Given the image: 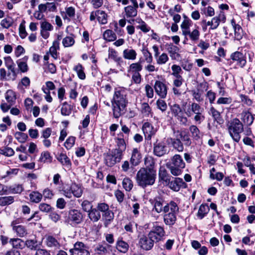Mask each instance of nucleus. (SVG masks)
Here are the masks:
<instances>
[{
  "label": "nucleus",
  "mask_w": 255,
  "mask_h": 255,
  "mask_svg": "<svg viewBox=\"0 0 255 255\" xmlns=\"http://www.w3.org/2000/svg\"><path fill=\"white\" fill-rule=\"evenodd\" d=\"M113 116L118 119L125 113L128 104L127 93L123 88H116L111 100Z\"/></svg>",
  "instance_id": "nucleus-1"
},
{
  "label": "nucleus",
  "mask_w": 255,
  "mask_h": 255,
  "mask_svg": "<svg viewBox=\"0 0 255 255\" xmlns=\"http://www.w3.org/2000/svg\"><path fill=\"white\" fill-rule=\"evenodd\" d=\"M156 172L154 170L140 168L135 176V181L139 187L145 188L152 186L155 182Z\"/></svg>",
  "instance_id": "nucleus-2"
},
{
  "label": "nucleus",
  "mask_w": 255,
  "mask_h": 255,
  "mask_svg": "<svg viewBox=\"0 0 255 255\" xmlns=\"http://www.w3.org/2000/svg\"><path fill=\"white\" fill-rule=\"evenodd\" d=\"M228 132L233 140L239 142L241 138V134L244 131V125L238 118H235L229 121L227 125Z\"/></svg>",
  "instance_id": "nucleus-3"
},
{
  "label": "nucleus",
  "mask_w": 255,
  "mask_h": 255,
  "mask_svg": "<svg viewBox=\"0 0 255 255\" xmlns=\"http://www.w3.org/2000/svg\"><path fill=\"white\" fill-rule=\"evenodd\" d=\"M167 166L173 175L178 176L182 173L185 168V163L180 155L175 154L171 158V162L167 164Z\"/></svg>",
  "instance_id": "nucleus-4"
},
{
  "label": "nucleus",
  "mask_w": 255,
  "mask_h": 255,
  "mask_svg": "<svg viewBox=\"0 0 255 255\" xmlns=\"http://www.w3.org/2000/svg\"><path fill=\"white\" fill-rule=\"evenodd\" d=\"M137 246L141 250L145 251H149L154 247L155 240L148 233L147 235L142 234L138 236Z\"/></svg>",
  "instance_id": "nucleus-5"
},
{
  "label": "nucleus",
  "mask_w": 255,
  "mask_h": 255,
  "mask_svg": "<svg viewBox=\"0 0 255 255\" xmlns=\"http://www.w3.org/2000/svg\"><path fill=\"white\" fill-rule=\"evenodd\" d=\"M123 154L113 149L104 154V163L109 167H113L116 163L121 162L123 157Z\"/></svg>",
  "instance_id": "nucleus-6"
},
{
  "label": "nucleus",
  "mask_w": 255,
  "mask_h": 255,
  "mask_svg": "<svg viewBox=\"0 0 255 255\" xmlns=\"http://www.w3.org/2000/svg\"><path fill=\"white\" fill-rule=\"evenodd\" d=\"M12 232L19 237H24L28 234V230L25 226L21 224V220L17 218L12 221L10 224Z\"/></svg>",
  "instance_id": "nucleus-7"
},
{
  "label": "nucleus",
  "mask_w": 255,
  "mask_h": 255,
  "mask_svg": "<svg viewBox=\"0 0 255 255\" xmlns=\"http://www.w3.org/2000/svg\"><path fill=\"white\" fill-rule=\"evenodd\" d=\"M148 233L156 243L163 241L166 236L164 227L158 225L157 222L153 224L152 229Z\"/></svg>",
  "instance_id": "nucleus-8"
},
{
  "label": "nucleus",
  "mask_w": 255,
  "mask_h": 255,
  "mask_svg": "<svg viewBox=\"0 0 255 255\" xmlns=\"http://www.w3.org/2000/svg\"><path fill=\"white\" fill-rule=\"evenodd\" d=\"M151 204L153 206L152 211L157 213L163 212L164 210V205H165V200L160 196H156L152 199L149 200Z\"/></svg>",
  "instance_id": "nucleus-9"
},
{
  "label": "nucleus",
  "mask_w": 255,
  "mask_h": 255,
  "mask_svg": "<svg viewBox=\"0 0 255 255\" xmlns=\"http://www.w3.org/2000/svg\"><path fill=\"white\" fill-rule=\"evenodd\" d=\"M230 58L236 62V65L240 68H244L247 63L246 56L241 52L236 51L231 54Z\"/></svg>",
  "instance_id": "nucleus-10"
},
{
  "label": "nucleus",
  "mask_w": 255,
  "mask_h": 255,
  "mask_svg": "<svg viewBox=\"0 0 255 255\" xmlns=\"http://www.w3.org/2000/svg\"><path fill=\"white\" fill-rule=\"evenodd\" d=\"M71 255H90L86 247L82 242H77L74 245V248L70 250Z\"/></svg>",
  "instance_id": "nucleus-11"
},
{
  "label": "nucleus",
  "mask_w": 255,
  "mask_h": 255,
  "mask_svg": "<svg viewBox=\"0 0 255 255\" xmlns=\"http://www.w3.org/2000/svg\"><path fill=\"white\" fill-rule=\"evenodd\" d=\"M155 93L162 99L166 98L167 93V87L163 82L156 80L154 85Z\"/></svg>",
  "instance_id": "nucleus-12"
},
{
  "label": "nucleus",
  "mask_w": 255,
  "mask_h": 255,
  "mask_svg": "<svg viewBox=\"0 0 255 255\" xmlns=\"http://www.w3.org/2000/svg\"><path fill=\"white\" fill-rule=\"evenodd\" d=\"M68 218L69 221L73 224L77 225L82 222L83 216L80 211L73 209L69 211Z\"/></svg>",
  "instance_id": "nucleus-13"
},
{
  "label": "nucleus",
  "mask_w": 255,
  "mask_h": 255,
  "mask_svg": "<svg viewBox=\"0 0 255 255\" xmlns=\"http://www.w3.org/2000/svg\"><path fill=\"white\" fill-rule=\"evenodd\" d=\"M167 152V147L164 141L156 142L154 144L153 153L157 156H162Z\"/></svg>",
  "instance_id": "nucleus-14"
},
{
  "label": "nucleus",
  "mask_w": 255,
  "mask_h": 255,
  "mask_svg": "<svg viewBox=\"0 0 255 255\" xmlns=\"http://www.w3.org/2000/svg\"><path fill=\"white\" fill-rule=\"evenodd\" d=\"M53 29V25L48 21L44 20L40 22V34L44 39H46L49 37V31Z\"/></svg>",
  "instance_id": "nucleus-15"
},
{
  "label": "nucleus",
  "mask_w": 255,
  "mask_h": 255,
  "mask_svg": "<svg viewBox=\"0 0 255 255\" xmlns=\"http://www.w3.org/2000/svg\"><path fill=\"white\" fill-rule=\"evenodd\" d=\"M254 117L249 110H244L241 113V122L245 126H251L254 122Z\"/></svg>",
  "instance_id": "nucleus-16"
},
{
  "label": "nucleus",
  "mask_w": 255,
  "mask_h": 255,
  "mask_svg": "<svg viewBox=\"0 0 255 255\" xmlns=\"http://www.w3.org/2000/svg\"><path fill=\"white\" fill-rule=\"evenodd\" d=\"M142 131L144 134L145 139L150 140L151 137L155 134L156 129L149 122H145L143 124L142 127Z\"/></svg>",
  "instance_id": "nucleus-17"
},
{
  "label": "nucleus",
  "mask_w": 255,
  "mask_h": 255,
  "mask_svg": "<svg viewBox=\"0 0 255 255\" xmlns=\"http://www.w3.org/2000/svg\"><path fill=\"white\" fill-rule=\"evenodd\" d=\"M142 158L140 150L137 148H134L131 152L130 163L132 166H137L141 162Z\"/></svg>",
  "instance_id": "nucleus-18"
},
{
  "label": "nucleus",
  "mask_w": 255,
  "mask_h": 255,
  "mask_svg": "<svg viewBox=\"0 0 255 255\" xmlns=\"http://www.w3.org/2000/svg\"><path fill=\"white\" fill-rule=\"evenodd\" d=\"M126 139L127 138H125V137H124V135L123 133H119L118 137L116 138V143L118 147L114 148V149L123 154L126 149V143L125 141Z\"/></svg>",
  "instance_id": "nucleus-19"
},
{
  "label": "nucleus",
  "mask_w": 255,
  "mask_h": 255,
  "mask_svg": "<svg viewBox=\"0 0 255 255\" xmlns=\"http://www.w3.org/2000/svg\"><path fill=\"white\" fill-rule=\"evenodd\" d=\"M179 209L177 204L173 201H170L164 205L163 213L164 214H178Z\"/></svg>",
  "instance_id": "nucleus-20"
},
{
  "label": "nucleus",
  "mask_w": 255,
  "mask_h": 255,
  "mask_svg": "<svg viewBox=\"0 0 255 255\" xmlns=\"http://www.w3.org/2000/svg\"><path fill=\"white\" fill-rule=\"evenodd\" d=\"M170 188L175 191H178L181 188H186V184L180 178H175L173 181L169 183Z\"/></svg>",
  "instance_id": "nucleus-21"
},
{
  "label": "nucleus",
  "mask_w": 255,
  "mask_h": 255,
  "mask_svg": "<svg viewBox=\"0 0 255 255\" xmlns=\"http://www.w3.org/2000/svg\"><path fill=\"white\" fill-rule=\"evenodd\" d=\"M46 246L52 249L58 250L61 247L59 241L52 236H48L46 238Z\"/></svg>",
  "instance_id": "nucleus-22"
},
{
  "label": "nucleus",
  "mask_w": 255,
  "mask_h": 255,
  "mask_svg": "<svg viewBox=\"0 0 255 255\" xmlns=\"http://www.w3.org/2000/svg\"><path fill=\"white\" fill-rule=\"evenodd\" d=\"M108 58L113 59L119 65L123 62L122 58L119 56L118 52L113 48L109 47L108 49Z\"/></svg>",
  "instance_id": "nucleus-23"
},
{
  "label": "nucleus",
  "mask_w": 255,
  "mask_h": 255,
  "mask_svg": "<svg viewBox=\"0 0 255 255\" xmlns=\"http://www.w3.org/2000/svg\"><path fill=\"white\" fill-rule=\"evenodd\" d=\"M178 214H164L163 216V222L164 224L170 227L175 224L177 220V215Z\"/></svg>",
  "instance_id": "nucleus-24"
},
{
  "label": "nucleus",
  "mask_w": 255,
  "mask_h": 255,
  "mask_svg": "<svg viewBox=\"0 0 255 255\" xmlns=\"http://www.w3.org/2000/svg\"><path fill=\"white\" fill-rule=\"evenodd\" d=\"M28 60V56H25L22 59H19L16 61L19 70L22 73H26L28 70V66L27 64Z\"/></svg>",
  "instance_id": "nucleus-25"
},
{
  "label": "nucleus",
  "mask_w": 255,
  "mask_h": 255,
  "mask_svg": "<svg viewBox=\"0 0 255 255\" xmlns=\"http://www.w3.org/2000/svg\"><path fill=\"white\" fill-rule=\"evenodd\" d=\"M138 7H133L131 5H128L125 7V18H133L137 14V9Z\"/></svg>",
  "instance_id": "nucleus-26"
},
{
  "label": "nucleus",
  "mask_w": 255,
  "mask_h": 255,
  "mask_svg": "<svg viewBox=\"0 0 255 255\" xmlns=\"http://www.w3.org/2000/svg\"><path fill=\"white\" fill-rule=\"evenodd\" d=\"M231 24L234 29L235 38L237 40L241 39L243 36V31L241 26L236 24L234 19L231 20Z\"/></svg>",
  "instance_id": "nucleus-27"
},
{
  "label": "nucleus",
  "mask_w": 255,
  "mask_h": 255,
  "mask_svg": "<svg viewBox=\"0 0 255 255\" xmlns=\"http://www.w3.org/2000/svg\"><path fill=\"white\" fill-rule=\"evenodd\" d=\"M24 190L22 184H15L10 186H7V194H20Z\"/></svg>",
  "instance_id": "nucleus-28"
},
{
  "label": "nucleus",
  "mask_w": 255,
  "mask_h": 255,
  "mask_svg": "<svg viewBox=\"0 0 255 255\" xmlns=\"http://www.w3.org/2000/svg\"><path fill=\"white\" fill-rule=\"evenodd\" d=\"M226 17L223 13H220L218 16L214 17L211 19L212 29H216L219 25L221 21L224 22Z\"/></svg>",
  "instance_id": "nucleus-29"
},
{
  "label": "nucleus",
  "mask_w": 255,
  "mask_h": 255,
  "mask_svg": "<svg viewBox=\"0 0 255 255\" xmlns=\"http://www.w3.org/2000/svg\"><path fill=\"white\" fill-rule=\"evenodd\" d=\"M116 248L120 252L125 254L128 251L129 246L127 242L119 239L116 242Z\"/></svg>",
  "instance_id": "nucleus-30"
},
{
  "label": "nucleus",
  "mask_w": 255,
  "mask_h": 255,
  "mask_svg": "<svg viewBox=\"0 0 255 255\" xmlns=\"http://www.w3.org/2000/svg\"><path fill=\"white\" fill-rule=\"evenodd\" d=\"M144 164L145 167H142L141 168L154 170V172H156V170L155 167V161L152 157L150 156H146L144 158Z\"/></svg>",
  "instance_id": "nucleus-31"
},
{
  "label": "nucleus",
  "mask_w": 255,
  "mask_h": 255,
  "mask_svg": "<svg viewBox=\"0 0 255 255\" xmlns=\"http://www.w3.org/2000/svg\"><path fill=\"white\" fill-rule=\"evenodd\" d=\"M174 149L178 152H182L184 150L183 144L181 140L179 138H172L169 139Z\"/></svg>",
  "instance_id": "nucleus-32"
},
{
  "label": "nucleus",
  "mask_w": 255,
  "mask_h": 255,
  "mask_svg": "<svg viewBox=\"0 0 255 255\" xmlns=\"http://www.w3.org/2000/svg\"><path fill=\"white\" fill-rule=\"evenodd\" d=\"M70 190L72 195L76 197H80L83 193V190L80 185L76 183H72L70 186Z\"/></svg>",
  "instance_id": "nucleus-33"
},
{
  "label": "nucleus",
  "mask_w": 255,
  "mask_h": 255,
  "mask_svg": "<svg viewBox=\"0 0 255 255\" xmlns=\"http://www.w3.org/2000/svg\"><path fill=\"white\" fill-rule=\"evenodd\" d=\"M59 49V42L58 41H54L52 45L50 47L49 53L51 56L54 59H57L58 58V53L57 50Z\"/></svg>",
  "instance_id": "nucleus-34"
},
{
  "label": "nucleus",
  "mask_w": 255,
  "mask_h": 255,
  "mask_svg": "<svg viewBox=\"0 0 255 255\" xmlns=\"http://www.w3.org/2000/svg\"><path fill=\"white\" fill-rule=\"evenodd\" d=\"M137 53L132 49H126L123 51V57L126 59L134 60L136 58Z\"/></svg>",
  "instance_id": "nucleus-35"
},
{
  "label": "nucleus",
  "mask_w": 255,
  "mask_h": 255,
  "mask_svg": "<svg viewBox=\"0 0 255 255\" xmlns=\"http://www.w3.org/2000/svg\"><path fill=\"white\" fill-rule=\"evenodd\" d=\"M142 69V66L140 62L131 63L128 69V72L129 73H139Z\"/></svg>",
  "instance_id": "nucleus-36"
},
{
  "label": "nucleus",
  "mask_w": 255,
  "mask_h": 255,
  "mask_svg": "<svg viewBox=\"0 0 255 255\" xmlns=\"http://www.w3.org/2000/svg\"><path fill=\"white\" fill-rule=\"evenodd\" d=\"M88 217L93 222H98L101 218V214L96 208H93L88 212Z\"/></svg>",
  "instance_id": "nucleus-37"
},
{
  "label": "nucleus",
  "mask_w": 255,
  "mask_h": 255,
  "mask_svg": "<svg viewBox=\"0 0 255 255\" xmlns=\"http://www.w3.org/2000/svg\"><path fill=\"white\" fill-rule=\"evenodd\" d=\"M102 217L105 221V226L107 227L108 225L113 220L114 218V213L110 210L102 213Z\"/></svg>",
  "instance_id": "nucleus-38"
},
{
  "label": "nucleus",
  "mask_w": 255,
  "mask_h": 255,
  "mask_svg": "<svg viewBox=\"0 0 255 255\" xmlns=\"http://www.w3.org/2000/svg\"><path fill=\"white\" fill-rule=\"evenodd\" d=\"M209 113L212 116L214 119V121L218 123H221L222 121L221 113L217 111L214 107L211 106L210 108Z\"/></svg>",
  "instance_id": "nucleus-39"
},
{
  "label": "nucleus",
  "mask_w": 255,
  "mask_h": 255,
  "mask_svg": "<svg viewBox=\"0 0 255 255\" xmlns=\"http://www.w3.org/2000/svg\"><path fill=\"white\" fill-rule=\"evenodd\" d=\"M52 157L48 151H44L41 153L39 161L42 163H51L52 161Z\"/></svg>",
  "instance_id": "nucleus-40"
},
{
  "label": "nucleus",
  "mask_w": 255,
  "mask_h": 255,
  "mask_svg": "<svg viewBox=\"0 0 255 255\" xmlns=\"http://www.w3.org/2000/svg\"><path fill=\"white\" fill-rule=\"evenodd\" d=\"M103 38L109 42L114 41L117 39V35L113 30L107 29L103 33Z\"/></svg>",
  "instance_id": "nucleus-41"
},
{
  "label": "nucleus",
  "mask_w": 255,
  "mask_h": 255,
  "mask_svg": "<svg viewBox=\"0 0 255 255\" xmlns=\"http://www.w3.org/2000/svg\"><path fill=\"white\" fill-rule=\"evenodd\" d=\"M209 207L206 204H201L199 208L197 217L200 219H203L209 212Z\"/></svg>",
  "instance_id": "nucleus-42"
},
{
  "label": "nucleus",
  "mask_w": 255,
  "mask_h": 255,
  "mask_svg": "<svg viewBox=\"0 0 255 255\" xmlns=\"http://www.w3.org/2000/svg\"><path fill=\"white\" fill-rule=\"evenodd\" d=\"M14 202V198L12 196H2L0 197V206H5L11 204Z\"/></svg>",
  "instance_id": "nucleus-43"
},
{
  "label": "nucleus",
  "mask_w": 255,
  "mask_h": 255,
  "mask_svg": "<svg viewBox=\"0 0 255 255\" xmlns=\"http://www.w3.org/2000/svg\"><path fill=\"white\" fill-rule=\"evenodd\" d=\"M57 160L61 162V163L67 167H70L71 162L70 159L68 156L64 153H60L57 157Z\"/></svg>",
  "instance_id": "nucleus-44"
},
{
  "label": "nucleus",
  "mask_w": 255,
  "mask_h": 255,
  "mask_svg": "<svg viewBox=\"0 0 255 255\" xmlns=\"http://www.w3.org/2000/svg\"><path fill=\"white\" fill-rule=\"evenodd\" d=\"M189 130L191 133L192 137L195 140H198L200 138V131L197 127L195 125H191L189 128Z\"/></svg>",
  "instance_id": "nucleus-45"
},
{
  "label": "nucleus",
  "mask_w": 255,
  "mask_h": 255,
  "mask_svg": "<svg viewBox=\"0 0 255 255\" xmlns=\"http://www.w3.org/2000/svg\"><path fill=\"white\" fill-rule=\"evenodd\" d=\"M183 35L185 36L189 35L192 41H196L199 39L200 32L197 29H195L191 32L189 30L187 31V33L184 34Z\"/></svg>",
  "instance_id": "nucleus-46"
},
{
  "label": "nucleus",
  "mask_w": 255,
  "mask_h": 255,
  "mask_svg": "<svg viewBox=\"0 0 255 255\" xmlns=\"http://www.w3.org/2000/svg\"><path fill=\"white\" fill-rule=\"evenodd\" d=\"M170 109L172 115L176 118L183 114L180 106L178 104H174L170 106Z\"/></svg>",
  "instance_id": "nucleus-47"
},
{
  "label": "nucleus",
  "mask_w": 255,
  "mask_h": 255,
  "mask_svg": "<svg viewBox=\"0 0 255 255\" xmlns=\"http://www.w3.org/2000/svg\"><path fill=\"white\" fill-rule=\"evenodd\" d=\"M72 110V107L71 105H69L67 102L63 103L61 109V113L63 116H69L71 113Z\"/></svg>",
  "instance_id": "nucleus-48"
},
{
  "label": "nucleus",
  "mask_w": 255,
  "mask_h": 255,
  "mask_svg": "<svg viewBox=\"0 0 255 255\" xmlns=\"http://www.w3.org/2000/svg\"><path fill=\"white\" fill-rule=\"evenodd\" d=\"M42 198V195L37 191H32L29 194V199L32 202L39 203L41 201Z\"/></svg>",
  "instance_id": "nucleus-49"
},
{
  "label": "nucleus",
  "mask_w": 255,
  "mask_h": 255,
  "mask_svg": "<svg viewBox=\"0 0 255 255\" xmlns=\"http://www.w3.org/2000/svg\"><path fill=\"white\" fill-rule=\"evenodd\" d=\"M9 243L13 248L15 249H22L24 246V242L21 239L18 238L11 239Z\"/></svg>",
  "instance_id": "nucleus-50"
},
{
  "label": "nucleus",
  "mask_w": 255,
  "mask_h": 255,
  "mask_svg": "<svg viewBox=\"0 0 255 255\" xmlns=\"http://www.w3.org/2000/svg\"><path fill=\"white\" fill-rule=\"evenodd\" d=\"M97 19L101 24H106L108 22L107 14L103 10H97Z\"/></svg>",
  "instance_id": "nucleus-51"
},
{
  "label": "nucleus",
  "mask_w": 255,
  "mask_h": 255,
  "mask_svg": "<svg viewBox=\"0 0 255 255\" xmlns=\"http://www.w3.org/2000/svg\"><path fill=\"white\" fill-rule=\"evenodd\" d=\"M74 70L76 71L78 77L81 80H84L86 78V75L84 72V68L81 64H78L74 68Z\"/></svg>",
  "instance_id": "nucleus-52"
},
{
  "label": "nucleus",
  "mask_w": 255,
  "mask_h": 255,
  "mask_svg": "<svg viewBox=\"0 0 255 255\" xmlns=\"http://www.w3.org/2000/svg\"><path fill=\"white\" fill-rule=\"evenodd\" d=\"M141 52L145 62L146 63H152L153 61V57L151 53L148 50V48L146 47H143Z\"/></svg>",
  "instance_id": "nucleus-53"
},
{
  "label": "nucleus",
  "mask_w": 255,
  "mask_h": 255,
  "mask_svg": "<svg viewBox=\"0 0 255 255\" xmlns=\"http://www.w3.org/2000/svg\"><path fill=\"white\" fill-rule=\"evenodd\" d=\"M14 137L20 143H24L28 138L27 134L22 132L16 131L14 134Z\"/></svg>",
  "instance_id": "nucleus-54"
},
{
  "label": "nucleus",
  "mask_w": 255,
  "mask_h": 255,
  "mask_svg": "<svg viewBox=\"0 0 255 255\" xmlns=\"http://www.w3.org/2000/svg\"><path fill=\"white\" fill-rule=\"evenodd\" d=\"M179 135L181 139L184 142L185 145L189 146L191 145V139L186 132L180 131Z\"/></svg>",
  "instance_id": "nucleus-55"
},
{
  "label": "nucleus",
  "mask_w": 255,
  "mask_h": 255,
  "mask_svg": "<svg viewBox=\"0 0 255 255\" xmlns=\"http://www.w3.org/2000/svg\"><path fill=\"white\" fill-rule=\"evenodd\" d=\"M192 21L190 19H183L181 24V28L183 35L187 33L189 30L190 26L191 25Z\"/></svg>",
  "instance_id": "nucleus-56"
},
{
  "label": "nucleus",
  "mask_w": 255,
  "mask_h": 255,
  "mask_svg": "<svg viewBox=\"0 0 255 255\" xmlns=\"http://www.w3.org/2000/svg\"><path fill=\"white\" fill-rule=\"evenodd\" d=\"M124 188L127 191H130L133 187V182L128 177L125 178L122 182Z\"/></svg>",
  "instance_id": "nucleus-57"
},
{
  "label": "nucleus",
  "mask_w": 255,
  "mask_h": 255,
  "mask_svg": "<svg viewBox=\"0 0 255 255\" xmlns=\"http://www.w3.org/2000/svg\"><path fill=\"white\" fill-rule=\"evenodd\" d=\"M16 96L15 93L11 90H8L5 93V99L11 105L15 101Z\"/></svg>",
  "instance_id": "nucleus-58"
},
{
  "label": "nucleus",
  "mask_w": 255,
  "mask_h": 255,
  "mask_svg": "<svg viewBox=\"0 0 255 255\" xmlns=\"http://www.w3.org/2000/svg\"><path fill=\"white\" fill-rule=\"evenodd\" d=\"M75 43L74 38L73 35L67 36L64 38L62 40L63 45L65 47H71Z\"/></svg>",
  "instance_id": "nucleus-59"
},
{
  "label": "nucleus",
  "mask_w": 255,
  "mask_h": 255,
  "mask_svg": "<svg viewBox=\"0 0 255 255\" xmlns=\"http://www.w3.org/2000/svg\"><path fill=\"white\" fill-rule=\"evenodd\" d=\"M167 47V50L170 54V57H175V55L177 54L179 50V48L177 46L173 45L172 43L168 44Z\"/></svg>",
  "instance_id": "nucleus-60"
},
{
  "label": "nucleus",
  "mask_w": 255,
  "mask_h": 255,
  "mask_svg": "<svg viewBox=\"0 0 255 255\" xmlns=\"http://www.w3.org/2000/svg\"><path fill=\"white\" fill-rule=\"evenodd\" d=\"M7 68L9 71L7 75L8 79H11L12 80H15L17 75L15 64L7 67Z\"/></svg>",
  "instance_id": "nucleus-61"
},
{
  "label": "nucleus",
  "mask_w": 255,
  "mask_h": 255,
  "mask_svg": "<svg viewBox=\"0 0 255 255\" xmlns=\"http://www.w3.org/2000/svg\"><path fill=\"white\" fill-rule=\"evenodd\" d=\"M191 110L194 114H200L204 113V110L198 104L193 103L190 106Z\"/></svg>",
  "instance_id": "nucleus-62"
},
{
  "label": "nucleus",
  "mask_w": 255,
  "mask_h": 255,
  "mask_svg": "<svg viewBox=\"0 0 255 255\" xmlns=\"http://www.w3.org/2000/svg\"><path fill=\"white\" fill-rule=\"evenodd\" d=\"M141 110L144 116L148 117L151 114V108L147 103H143L141 104Z\"/></svg>",
  "instance_id": "nucleus-63"
},
{
  "label": "nucleus",
  "mask_w": 255,
  "mask_h": 255,
  "mask_svg": "<svg viewBox=\"0 0 255 255\" xmlns=\"http://www.w3.org/2000/svg\"><path fill=\"white\" fill-rule=\"evenodd\" d=\"M0 154L6 156H11L14 155V151L11 147L6 146L0 149Z\"/></svg>",
  "instance_id": "nucleus-64"
}]
</instances>
